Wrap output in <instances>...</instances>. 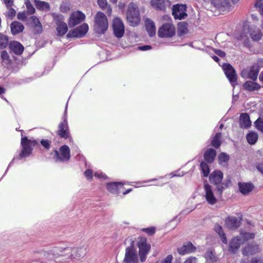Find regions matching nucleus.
I'll return each mask as SVG.
<instances>
[{
	"label": "nucleus",
	"instance_id": "obj_1",
	"mask_svg": "<svg viewBox=\"0 0 263 263\" xmlns=\"http://www.w3.org/2000/svg\"><path fill=\"white\" fill-rule=\"evenodd\" d=\"M126 20L129 25L133 27L137 26L140 22V11L137 5L130 3L126 12Z\"/></svg>",
	"mask_w": 263,
	"mask_h": 263
},
{
	"label": "nucleus",
	"instance_id": "obj_2",
	"mask_svg": "<svg viewBox=\"0 0 263 263\" xmlns=\"http://www.w3.org/2000/svg\"><path fill=\"white\" fill-rule=\"evenodd\" d=\"M108 23L106 16L98 12L95 17L94 29L99 34L104 33L108 28Z\"/></svg>",
	"mask_w": 263,
	"mask_h": 263
},
{
	"label": "nucleus",
	"instance_id": "obj_3",
	"mask_svg": "<svg viewBox=\"0 0 263 263\" xmlns=\"http://www.w3.org/2000/svg\"><path fill=\"white\" fill-rule=\"evenodd\" d=\"M203 196L206 202L210 205L217 203L218 197L221 195L219 192L215 191L214 188L207 183L203 185Z\"/></svg>",
	"mask_w": 263,
	"mask_h": 263
},
{
	"label": "nucleus",
	"instance_id": "obj_4",
	"mask_svg": "<svg viewBox=\"0 0 263 263\" xmlns=\"http://www.w3.org/2000/svg\"><path fill=\"white\" fill-rule=\"evenodd\" d=\"M223 173L220 171H215L212 172L209 177L210 181L214 183L217 187V191L221 194L223 191L228 187V184L222 182Z\"/></svg>",
	"mask_w": 263,
	"mask_h": 263
},
{
	"label": "nucleus",
	"instance_id": "obj_5",
	"mask_svg": "<svg viewBox=\"0 0 263 263\" xmlns=\"http://www.w3.org/2000/svg\"><path fill=\"white\" fill-rule=\"evenodd\" d=\"M36 143V142L34 140H29L26 137L22 138L21 146L22 149L19 154V159L29 156L31 154L32 147L34 146Z\"/></svg>",
	"mask_w": 263,
	"mask_h": 263
},
{
	"label": "nucleus",
	"instance_id": "obj_6",
	"mask_svg": "<svg viewBox=\"0 0 263 263\" xmlns=\"http://www.w3.org/2000/svg\"><path fill=\"white\" fill-rule=\"evenodd\" d=\"M176 34V28L172 23L163 24L158 29V35L161 38H170Z\"/></svg>",
	"mask_w": 263,
	"mask_h": 263
},
{
	"label": "nucleus",
	"instance_id": "obj_7",
	"mask_svg": "<svg viewBox=\"0 0 263 263\" xmlns=\"http://www.w3.org/2000/svg\"><path fill=\"white\" fill-rule=\"evenodd\" d=\"M53 157L55 162H65L70 159V149L67 145H64L62 146L59 151H54Z\"/></svg>",
	"mask_w": 263,
	"mask_h": 263
},
{
	"label": "nucleus",
	"instance_id": "obj_8",
	"mask_svg": "<svg viewBox=\"0 0 263 263\" xmlns=\"http://www.w3.org/2000/svg\"><path fill=\"white\" fill-rule=\"evenodd\" d=\"M139 255L141 261L146 260L147 255L150 250L151 245L148 244L145 238H141L138 243Z\"/></svg>",
	"mask_w": 263,
	"mask_h": 263
},
{
	"label": "nucleus",
	"instance_id": "obj_9",
	"mask_svg": "<svg viewBox=\"0 0 263 263\" xmlns=\"http://www.w3.org/2000/svg\"><path fill=\"white\" fill-rule=\"evenodd\" d=\"M88 25L84 23L72 30H70L67 34V36L68 37H82L88 32Z\"/></svg>",
	"mask_w": 263,
	"mask_h": 263
},
{
	"label": "nucleus",
	"instance_id": "obj_10",
	"mask_svg": "<svg viewBox=\"0 0 263 263\" xmlns=\"http://www.w3.org/2000/svg\"><path fill=\"white\" fill-rule=\"evenodd\" d=\"M224 73L233 86L236 84L237 75L233 67L229 64L222 65Z\"/></svg>",
	"mask_w": 263,
	"mask_h": 263
},
{
	"label": "nucleus",
	"instance_id": "obj_11",
	"mask_svg": "<svg viewBox=\"0 0 263 263\" xmlns=\"http://www.w3.org/2000/svg\"><path fill=\"white\" fill-rule=\"evenodd\" d=\"M138 257L136 249L133 246H129L126 248L124 263H137Z\"/></svg>",
	"mask_w": 263,
	"mask_h": 263
},
{
	"label": "nucleus",
	"instance_id": "obj_12",
	"mask_svg": "<svg viewBox=\"0 0 263 263\" xmlns=\"http://www.w3.org/2000/svg\"><path fill=\"white\" fill-rule=\"evenodd\" d=\"M185 5L176 4L173 6L172 14L175 19L182 20L186 16Z\"/></svg>",
	"mask_w": 263,
	"mask_h": 263
},
{
	"label": "nucleus",
	"instance_id": "obj_13",
	"mask_svg": "<svg viewBox=\"0 0 263 263\" xmlns=\"http://www.w3.org/2000/svg\"><path fill=\"white\" fill-rule=\"evenodd\" d=\"M85 18V15L80 11L72 12L69 17L68 25L69 27H74L83 22Z\"/></svg>",
	"mask_w": 263,
	"mask_h": 263
},
{
	"label": "nucleus",
	"instance_id": "obj_14",
	"mask_svg": "<svg viewBox=\"0 0 263 263\" xmlns=\"http://www.w3.org/2000/svg\"><path fill=\"white\" fill-rule=\"evenodd\" d=\"M54 20L56 22L57 34L59 36L64 35L68 31V27L66 23L63 22L62 15L54 16Z\"/></svg>",
	"mask_w": 263,
	"mask_h": 263
},
{
	"label": "nucleus",
	"instance_id": "obj_15",
	"mask_svg": "<svg viewBox=\"0 0 263 263\" xmlns=\"http://www.w3.org/2000/svg\"><path fill=\"white\" fill-rule=\"evenodd\" d=\"M112 27L116 37L120 38L123 36L124 33V26L120 18L116 17L114 19Z\"/></svg>",
	"mask_w": 263,
	"mask_h": 263
},
{
	"label": "nucleus",
	"instance_id": "obj_16",
	"mask_svg": "<svg viewBox=\"0 0 263 263\" xmlns=\"http://www.w3.org/2000/svg\"><path fill=\"white\" fill-rule=\"evenodd\" d=\"M261 251L260 246L255 242L248 243L242 249L244 255L249 256L259 253Z\"/></svg>",
	"mask_w": 263,
	"mask_h": 263
},
{
	"label": "nucleus",
	"instance_id": "obj_17",
	"mask_svg": "<svg viewBox=\"0 0 263 263\" xmlns=\"http://www.w3.org/2000/svg\"><path fill=\"white\" fill-rule=\"evenodd\" d=\"M65 250L68 253L71 251L70 256L71 259H80L86 254V249L84 247L73 248L72 250L69 248H66Z\"/></svg>",
	"mask_w": 263,
	"mask_h": 263
},
{
	"label": "nucleus",
	"instance_id": "obj_18",
	"mask_svg": "<svg viewBox=\"0 0 263 263\" xmlns=\"http://www.w3.org/2000/svg\"><path fill=\"white\" fill-rule=\"evenodd\" d=\"M258 72V66L256 65H254L249 70H243L241 72V76L242 77L249 78L255 81L257 78Z\"/></svg>",
	"mask_w": 263,
	"mask_h": 263
},
{
	"label": "nucleus",
	"instance_id": "obj_19",
	"mask_svg": "<svg viewBox=\"0 0 263 263\" xmlns=\"http://www.w3.org/2000/svg\"><path fill=\"white\" fill-rule=\"evenodd\" d=\"M243 243V240L241 239L239 235L234 237L230 242L229 248V251L233 253H235Z\"/></svg>",
	"mask_w": 263,
	"mask_h": 263
},
{
	"label": "nucleus",
	"instance_id": "obj_20",
	"mask_svg": "<svg viewBox=\"0 0 263 263\" xmlns=\"http://www.w3.org/2000/svg\"><path fill=\"white\" fill-rule=\"evenodd\" d=\"M248 32L251 39L254 41H258L262 37V33L260 30L256 26L250 27Z\"/></svg>",
	"mask_w": 263,
	"mask_h": 263
},
{
	"label": "nucleus",
	"instance_id": "obj_21",
	"mask_svg": "<svg viewBox=\"0 0 263 263\" xmlns=\"http://www.w3.org/2000/svg\"><path fill=\"white\" fill-rule=\"evenodd\" d=\"M226 226L230 229H236L240 225V220L233 216H229L225 220Z\"/></svg>",
	"mask_w": 263,
	"mask_h": 263
},
{
	"label": "nucleus",
	"instance_id": "obj_22",
	"mask_svg": "<svg viewBox=\"0 0 263 263\" xmlns=\"http://www.w3.org/2000/svg\"><path fill=\"white\" fill-rule=\"evenodd\" d=\"M196 248L190 242L185 243L183 246L177 249V251L180 255H183L186 254L195 252Z\"/></svg>",
	"mask_w": 263,
	"mask_h": 263
},
{
	"label": "nucleus",
	"instance_id": "obj_23",
	"mask_svg": "<svg viewBox=\"0 0 263 263\" xmlns=\"http://www.w3.org/2000/svg\"><path fill=\"white\" fill-rule=\"evenodd\" d=\"M58 134L62 138H67L68 137V123L65 117L63 121L59 124Z\"/></svg>",
	"mask_w": 263,
	"mask_h": 263
},
{
	"label": "nucleus",
	"instance_id": "obj_24",
	"mask_svg": "<svg viewBox=\"0 0 263 263\" xmlns=\"http://www.w3.org/2000/svg\"><path fill=\"white\" fill-rule=\"evenodd\" d=\"M106 187L110 193L119 194L121 190L123 188V184L121 182H110L107 184Z\"/></svg>",
	"mask_w": 263,
	"mask_h": 263
},
{
	"label": "nucleus",
	"instance_id": "obj_25",
	"mask_svg": "<svg viewBox=\"0 0 263 263\" xmlns=\"http://www.w3.org/2000/svg\"><path fill=\"white\" fill-rule=\"evenodd\" d=\"M238 187L240 192L243 195L249 194L253 189L254 185L251 183L239 182Z\"/></svg>",
	"mask_w": 263,
	"mask_h": 263
},
{
	"label": "nucleus",
	"instance_id": "obj_26",
	"mask_svg": "<svg viewBox=\"0 0 263 263\" xmlns=\"http://www.w3.org/2000/svg\"><path fill=\"white\" fill-rule=\"evenodd\" d=\"M211 5L216 9L223 11L229 6L228 0H211Z\"/></svg>",
	"mask_w": 263,
	"mask_h": 263
},
{
	"label": "nucleus",
	"instance_id": "obj_27",
	"mask_svg": "<svg viewBox=\"0 0 263 263\" xmlns=\"http://www.w3.org/2000/svg\"><path fill=\"white\" fill-rule=\"evenodd\" d=\"M146 29L151 37L156 34V28L154 22L149 18H146L145 21Z\"/></svg>",
	"mask_w": 263,
	"mask_h": 263
},
{
	"label": "nucleus",
	"instance_id": "obj_28",
	"mask_svg": "<svg viewBox=\"0 0 263 263\" xmlns=\"http://www.w3.org/2000/svg\"><path fill=\"white\" fill-rule=\"evenodd\" d=\"M11 50L16 54H21L24 49L23 46L18 42L13 41L10 43Z\"/></svg>",
	"mask_w": 263,
	"mask_h": 263
},
{
	"label": "nucleus",
	"instance_id": "obj_29",
	"mask_svg": "<svg viewBox=\"0 0 263 263\" xmlns=\"http://www.w3.org/2000/svg\"><path fill=\"white\" fill-rule=\"evenodd\" d=\"M11 31L13 34H16L22 32L24 29L23 25L17 21H14L11 24Z\"/></svg>",
	"mask_w": 263,
	"mask_h": 263
},
{
	"label": "nucleus",
	"instance_id": "obj_30",
	"mask_svg": "<svg viewBox=\"0 0 263 263\" xmlns=\"http://www.w3.org/2000/svg\"><path fill=\"white\" fill-rule=\"evenodd\" d=\"M235 38L241 41L245 46H250V41L246 32L243 31L241 33L235 35Z\"/></svg>",
	"mask_w": 263,
	"mask_h": 263
},
{
	"label": "nucleus",
	"instance_id": "obj_31",
	"mask_svg": "<svg viewBox=\"0 0 263 263\" xmlns=\"http://www.w3.org/2000/svg\"><path fill=\"white\" fill-rule=\"evenodd\" d=\"M36 8L40 10L47 12L50 10V5L48 3L40 0H34Z\"/></svg>",
	"mask_w": 263,
	"mask_h": 263
},
{
	"label": "nucleus",
	"instance_id": "obj_32",
	"mask_svg": "<svg viewBox=\"0 0 263 263\" xmlns=\"http://www.w3.org/2000/svg\"><path fill=\"white\" fill-rule=\"evenodd\" d=\"M151 4L156 10H164L166 8V2L164 0H151Z\"/></svg>",
	"mask_w": 263,
	"mask_h": 263
},
{
	"label": "nucleus",
	"instance_id": "obj_33",
	"mask_svg": "<svg viewBox=\"0 0 263 263\" xmlns=\"http://www.w3.org/2000/svg\"><path fill=\"white\" fill-rule=\"evenodd\" d=\"M216 151L213 148H209L206 151L204 155L205 160L208 163H212L216 156Z\"/></svg>",
	"mask_w": 263,
	"mask_h": 263
},
{
	"label": "nucleus",
	"instance_id": "obj_34",
	"mask_svg": "<svg viewBox=\"0 0 263 263\" xmlns=\"http://www.w3.org/2000/svg\"><path fill=\"white\" fill-rule=\"evenodd\" d=\"M243 87L245 89L249 91H254L259 89L260 86L254 81H248L244 83Z\"/></svg>",
	"mask_w": 263,
	"mask_h": 263
},
{
	"label": "nucleus",
	"instance_id": "obj_35",
	"mask_svg": "<svg viewBox=\"0 0 263 263\" xmlns=\"http://www.w3.org/2000/svg\"><path fill=\"white\" fill-rule=\"evenodd\" d=\"M256 234L254 232H249L241 231L239 233V236L242 240H243V243L246 241L254 239Z\"/></svg>",
	"mask_w": 263,
	"mask_h": 263
},
{
	"label": "nucleus",
	"instance_id": "obj_36",
	"mask_svg": "<svg viewBox=\"0 0 263 263\" xmlns=\"http://www.w3.org/2000/svg\"><path fill=\"white\" fill-rule=\"evenodd\" d=\"M240 125L241 127L243 128L248 127L250 126L251 121L250 117L247 114H241L240 116Z\"/></svg>",
	"mask_w": 263,
	"mask_h": 263
},
{
	"label": "nucleus",
	"instance_id": "obj_37",
	"mask_svg": "<svg viewBox=\"0 0 263 263\" xmlns=\"http://www.w3.org/2000/svg\"><path fill=\"white\" fill-rule=\"evenodd\" d=\"M214 230L215 232L219 235L221 241L224 243L227 244V239L222 227L219 224H216L214 227Z\"/></svg>",
	"mask_w": 263,
	"mask_h": 263
},
{
	"label": "nucleus",
	"instance_id": "obj_38",
	"mask_svg": "<svg viewBox=\"0 0 263 263\" xmlns=\"http://www.w3.org/2000/svg\"><path fill=\"white\" fill-rule=\"evenodd\" d=\"M206 261L208 263H213L217 261L218 258L215 253L212 251H208L205 254Z\"/></svg>",
	"mask_w": 263,
	"mask_h": 263
},
{
	"label": "nucleus",
	"instance_id": "obj_39",
	"mask_svg": "<svg viewBox=\"0 0 263 263\" xmlns=\"http://www.w3.org/2000/svg\"><path fill=\"white\" fill-rule=\"evenodd\" d=\"M31 23L37 33L42 31V26L39 19L35 16L31 17Z\"/></svg>",
	"mask_w": 263,
	"mask_h": 263
},
{
	"label": "nucleus",
	"instance_id": "obj_40",
	"mask_svg": "<svg viewBox=\"0 0 263 263\" xmlns=\"http://www.w3.org/2000/svg\"><path fill=\"white\" fill-rule=\"evenodd\" d=\"M258 136L256 133L251 132H250L247 135V140L248 143L250 144H254L257 139H258Z\"/></svg>",
	"mask_w": 263,
	"mask_h": 263
},
{
	"label": "nucleus",
	"instance_id": "obj_41",
	"mask_svg": "<svg viewBox=\"0 0 263 263\" xmlns=\"http://www.w3.org/2000/svg\"><path fill=\"white\" fill-rule=\"evenodd\" d=\"M221 134L220 133H217L215 136L212 138L211 141V144L215 148H218L220 144V139Z\"/></svg>",
	"mask_w": 263,
	"mask_h": 263
},
{
	"label": "nucleus",
	"instance_id": "obj_42",
	"mask_svg": "<svg viewBox=\"0 0 263 263\" xmlns=\"http://www.w3.org/2000/svg\"><path fill=\"white\" fill-rule=\"evenodd\" d=\"M8 44V39L2 34H0V48H6Z\"/></svg>",
	"mask_w": 263,
	"mask_h": 263
},
{
	"label": "nucleus",
	"instance_id": "obj_43",
	"mask_svg": "<svg viewBox=\"0 0 263 263\" xmlns=\"http://www.w3.org/2000/svg\"><path fill=\"white\" fill-rule=\"evenodd\" d=\"M1 59L3 63L5 65H8L10 63L9 57L8 53L4 50L1 53Z\"/></svg>",
	"mask_w": 263,
	"mask_h": 263
},
{
	"label": "nucleus",
	"instance_id": "obj_44",
	"mask_svg": "<svg viewBox=\"0 0 263 263\" xmlns=\"http://www.w3.org/2000/svg\"><path fill=\"white\" fill-rule=\"evenodd\" d=\"M200 168L204 177H207L209 174V168L207 164L204 162L200 163Z\"/></svg>",
	"mask_w": 263,
	"mask_h": 263
},
{
	"label": "nucleus",
	"instance_id": "obj_45",
	"mask_svg": "<svg viewBox=\"0 0 263 263\" xmlns=\"http://www.w3.org/2000/svg\"><path fill=\"white\" fill-rule=\"evenodd\" d=\"M173 259V257L172 255L170 254L167 255L165 258L162 260H159L156 261L155 263H172Z\"/></svg>",
	"mask_w": 263,
	"mask_h": 263
},
{
	"label": "nucleus",
	"instance_id": "obj_46",
	"mask_svg": "<svg viewBox=\"0 0 263 263\" xmlns=\"http://www.w3.org/2000/svg\"><path fill=\"white\" fill-rule=\"evenodd\" d=\"M26 6L27 9V12L30 14H33L35 12V8L33 7V5L31 4V2L27 0L26 2Z\"/></svg>",
	"mask_w": 263,
	"mask_h": 263
},
{
	"label": "nucleus",
	"instance_id": "obj_47",
	"mask_svg": "<svg viewBox=\"0 0 263 263\" xmlns=\"http://www.w3.org/2000/svg\"><path fill=\"white\" fill-rule=\"evenodd\" d=\"M8 11L6 12V15L10 18H12L16 14L15 10L10 7L7 8Z\"/></svg>",
	"mask_w": 263,
	"mask_h": 263
},
{
	"label": "nucleus",
	"instance_id": "obj_48",
	"mask_svg": "<svg viewBox=\"0 0 263 263\" xmlns=\"http://www.w3.org/2000/svg\"><path fill=\"white\" fill-rule=\"evenodd\" d=\"M229 156L225 153H221L218 157V160L220 163L226 162L229 160Z\"/></svg>",
	"mask_w": 263,
	"mask_h": 263
},
{
	"label": "nucleus",
	"instance_id": "obj_49",
	"mask_svg": "<svg viewBox=\"0 0 263 263\" xmlns=\"http://www.w3.org/2000/svg\"><path fill=\"white\" fill-rule=\"evenodd\" d=\"M255 125L257 129L263 132V121L258 118L255 122Z\"/></svg>",
	"mask_w": 263,
	"mask_h": 263
},
{
	"label": "nucleus",
	"instance_id": "obj_50",
	"mask_svg": "<svg viewBox=\"0 0 263 263\" xmlns=\"http://www.w3.org/2000/svg\"><path fill=\"white\" fill-rule=\"evenodd\" d=\"M94 176L100 179L105 180L107 179V176L102 172L98 171L94 174Z\"/></svg>",
	"mask_w": 263,
	"mask_h": 263
},
{
	"label": "nucleus",
	"instance_id": "obj_51",
	"mask_svg": "<svg viewBox=\"0 0 263 263\" xmlns=\"http://www.w3.org/2000/svg\"><path fill=\"white\" fill-rule=\"evenodd\" d=\"M84 175L88 180H91L92 178V171L89 169L86 170L84 172Z\"/></svg>",
	"mask_w": 263,
	"mask_h": 263
},
{
	"label": "nucleus",
	"instance_id": "obj_52",
	"mask_svg": "<svg viewBox=\"0 0 263 263\" xmlns=\"http://www.w3.org/2000/svg\"><path fill=\"white\" fill-rule=\"evenodd\" d=\"M98 4L102 9H104L107 6L106 0H98Z\"/></svg>",
	"mask_w": 263,
	"mask_h": 263
},
{
	"label": "nucleus",
	"instance_id": "obj_53",
	"mask_svg": "<svg viewBox=\"0 0 263 263\" xmlns=\"http://www.w3.org/2000/svg\"><path fill=\"white\" fill-rule=\"evenodd\" d=\"M41 144L43 146H44L45 148L48 149L50 147V142L47 140H42L41 141Z\"/></svg>",
	"mask_w": 263,
	"mask_h": 263
},
{
	"label": "nucleus",
	"instance_id": "obj_54",
	"mask_svg": "<svg viewBox=\"0 0 263 263\" xmlns=\"http://www.w3.org/2000/svg\"><path fill=\"white\" fill-rule=\"evenodd\" d=\"M17 17L18 20L24 21L26 18L27 16L26 13L24 12H19L17 14Z\"/></svg>",
	"mask_w": 263,
	"mask_h": 263
},
{
	"label": "nucleus",
	"instance_id": "obj_55",
	"mask_svg": "<svg viewBox=\"0 0 263 263\" xmlns=\"http://www.w3.org/2000/svg\"><path fill=\"white\" fill-rule=\"evenodd\" d=\"M256 7L259 9L261 14L263 16V4H261L258 2H257L255 5Z\"/></svg>",
	"mask_w": 263,
	"mask_h": 263
},
{
	"label": "nucleus",
	"instance_id": "obj_56",
	"mask_svg": "<svg viewBox=\"0 0 263 263\" xmlns=\"http://www.w3.org/2000/svg\"><path fill=\"white\" fill-rule=\"evenodd\" d=\"M138 49L142 51H146L151 49L152 47L149 45H144L138 47Z\"/></svg>",
	"mask_w": 263,
	"mask_h": 263
},
{
	"label": "nucleus",
	"instance_id": "obj_57",
	"mask_svg": "<svg viewBox=\"0 0 263 263\" xmlns=\"http://www.w3.org/2000/svg\"><path fill=\"white\" fill-rule=\"evenodd\" d=\"M184 263H196V258L193 257H190L185 260Z\"/></svg>",
	"mask_w": 263,
	"mask_h": 263
},
{
	"label": "nucleus",
	"instance_id": "obj_58",
	"mask_svg": "<svg viewBox=\"0 0 263 263\" xmlns=\"http://www.w3.org/2000/svg\"><path fill=\"white\" fill-rule=\"evenodd\" d=\"M144 231L149 235L153 234L155 233V229L153 227L148 228L144 229Z\"/></svg>",
	"mask_w": 263,
	"mask_h": 263
},
{
	"label": "nucleus",
	"instance_id": "obj_59",
	"mask_svg": "<svg viewBox=\"0 0 263 263\" xmlns=\"http://www.w3.org/2000/svg\"><path fill=\"white\" fill-rule=\"evenodd\" d=\"M60 10L62 12H66L69 10V8L66 6V4H63L60 7Z\"/></svg>",
	"mask_w": 263,
	"mask_h": 263
},
{
	"label": "nucleus",
	"instance_id": "obj_60",
	"mask_svg": "<svg viewBox=\"0 0 263 263\" xmlns=\"http://www.w3.org/2000/svg\"><path fill=\"white\" fill-rule=\"evenodd\" d=\"M7 8L11 7L13 3V0H3Z\"/></svg>",
	"mask_w": 263,
	"mask_h": 263
},
{
	"label": "nucleus",
	"instance_id": "obj_61",
	"mask_svg": "<svg viewBox=\"0 0 263 263\" xmlns=\"http://www.w3.org/2000/svg\"><path fill=\"white\" fill-rule=\"evenodd\" d=\"M215 52L218 56L220 57H223L226 55L225 53L220 50H215Z\"/></svg>",
	"mask_w": 263,
	"mask_h": 263
},
{
	"label": "nucleus",
	"instance_id": "obj_62",
	"mask_svg": "<svg viewBox=\"0 0 263 263\" xmlns=\"http://www.w3.org/2000/svg\"><path fill=\"white\" fill-rule=\"evenodd\" d=\"M256 168L259 172H260L262 174H263V163L258 164L256 166Z\"/></svg>",
	"mask_w": 263,
	"mask_h": 263
},
{
	"label": "nucleus",
	"instance_id": "obj_63",
	"mask_svg": "<svg viewBox=\"0 0 263 263\" xmlns=\"http://www.w3.org/2000/svg\"><path fill=\"white\" fill-rule=\"evenodd\" d=\"M179 171H177L176 172H174V173H173L171 174H170L169 175L171 176L170 177H176V176H182L184 174L182 173V174H178Z\"/></svg>",
	"mask_w": 263,
	"mask_h": 263
},
{
	"label": "nucleus",
	"instance_id": "obj_64",
	"mask_svg": "<svg viewBox=\"0 0 263 263\" xmlns=\"http://www.w3.org/2000/svg\"><path fill=\"white\" fill-rule=\"evenodd\" d=\"M186 28L185 26H183V25H180L179 27V31L181 33H185L186 32Z\"/></svg>",
	"mask_w": 263,
	"mask_h": 263
}]
</instances>
